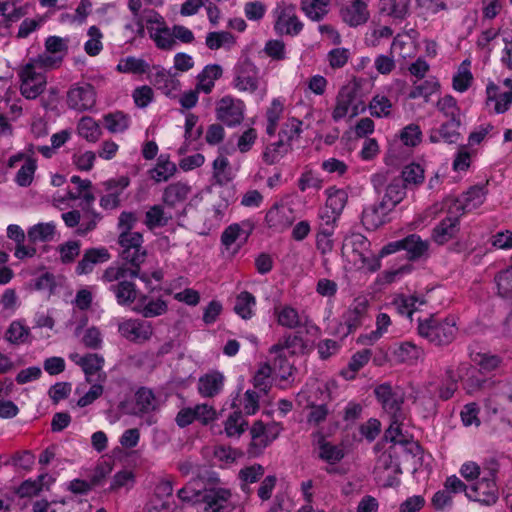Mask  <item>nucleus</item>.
I'll list each match as a JSON object with an SVG mask.
<instances>
[{"label": "nucleus", "instance_id": "1", "mask_svg": "<svg viewBox=\"0 0 512 512\" xmlns=\"http://www.w3.org/2000/svg\"><path fill=\"white\" fill-rule=\"evenodd\" d=\"M145 1L149 3L147 0ZM128 7L132 16L125 24V30L130 32L132 39L145 37L147 31L158 48L171 45L172 38L169 28L158 12L152 9L141 10V0H129Z\"/></svg>", "mask_w": 512, "mask_h": 512}, {"label": "nucleus", "instance_id": "2", "mask_svg": "<svg viewBox=\"0 0 512 512\" xmlns=\"http://www.w3.org/2000/svg\"><path fill=\"white\" fill-rule=\"evenodd\" d=\"M230 496L224 488L204 489L200 480L190 481L178 491V498L186 505L196 506L197 512H221Z\"/></svg>", "mask_w": 512, "mask_h": 512}, {"label": "nucleus", "instance_id": "3", "mask_svg": "<svg viewBox=\"0 0 512 512\" xmlns=\"http://www.w3.org/2000/svg\"><path fill=\"white\" fill-rule=\"evenodd\" d=\"M370 242L360 234L349 235L343 244V256L357 270L374 272L381 266L380 260L370 250Z\"/></svg>", "mask_w": 512, "mask_h": 512}, {"label": "nucleus", "instance_id": "4", "mask_svg": "<svg viewBox=\"0 0 512 512\" xmlns=\"http://www.w3.org/2000/svg\"><path fill=\"white\" fill-rule=\"evenodd\" d=\"M118 243L121 259L134 267L130 271V276L132 278H139L144 283H150L146 272L140 273V266L146 257L142 234L136 231L120 232Z\"/></svg>", "mask_w": 512, "mask_h": 512}, {"label": "nucleus", "instance_id": "5", "mask_svg": "<svg viewBox=\"0 0 512 512\" xmlns=\"http://www.w3.org/2000/svg\"><path fill=\"white\" fill-rule=\"evenodd\" d=\"M232 84L238 91L256 95L260 100L267 94V84L260 78L259 69L247 58L235 65Z\"/></svg>", "mask_w": 512, "mask_h": 512}, {"label": "nucleus", "instance_id": "6", "mask_svg": "<svg viewBox=\"0 0 512 512\" xmlns=\"http://www.w3.org/2000/svg\"><path fill=\"white\" fill-rule=\"evenodd\" d=\"M365 110L366 104L358 91V84L351 82L340 89L332 117L335 121L351 120Z\"/></svg>", "mask_w": 512, "mask_h": 512}, {"label": "nucleus", "instance_id": "7", "mask_svg": "<svg viewBox=\"0 0 512 512\" xmlns=\"http://www.w3.org/2000/svg\"><path fill=\"white\" fill-rule=\"evenodd\" d=\"M418 332L421 337L426 338L429 342L435 345H444L455 338L457 327L454 318L441 319L431 316L419 320Z\"/></svg>", "mask_w": 512, "mask_h": 512}, {"label": "nucleus", "instance_id": "8", "mask_svg": "<svg viewBox=\"0 0 512 512\" xmlns=\"http://www.w3.org/2000/svg\"><path fill=\"white\" fill-rule=\"evenodd\" d=\"M44 65L31 59L19 71L20 91L26 99H36L45 89L47 78Z\"/></svg>", "mask_w": 512, "mask_h": 512}, {"label": "nucleus", "instance_id": "9", "mask_svg": "<svg viewBox=\"0 0 512 512\" xmlns=\"http://www.w3.org/2000/svg\"><path fill=\"white\" fill-rule=\"evenodd\" d=\"M496 475V468H483V476L469 486V491H466V497L469 500L484 505L494 504L498 499Z\"/></svg>", "mask_w": 512, "mask_h": 512}, {"label": "nucleus", "instance_id": "10", "mask_svg": "<svg viewBox=\"0 0 512 512\" xmlns=\"http://www.w3.org/2000/svg\"><path fill=\"white\" fill-rule=\"evenodd\" d=\"M304 345L300 338L293 336L288 337L285 345L277 344L271 348V354L275 355L274 365L272 367V374L276 379L288 380L292 375L293 366L286 359L288 353H296L303 350Z\"/></svg>", "mask_w": 512, "mask_h": 512}, {"label": "nucleus", "instance_id": "11", "mask_svg": "<svg viewBox=\"0 0 512 512\" xmlns=\"http://www.w3.org/2000/svg\"><path fill=\"white\" fill-rule=\"evenodd\" d=\"M396 454V448L389 447L377 459L374 474L375 479L382 486L392 487L399 484L401 469Z\"/></svg>", "mask_w": 512, "mask_h": 512}, {"label": "nucleus", "instance_id": "12", "mask_svg": "<svg viewBox=\"0 0 512 512\" xmlns=\"http://www.w3.org/2000/svg\"><path fill=\"white\" fill-rule=\"evenodd\" d=\"M282 429L280 423L272 422L265 425L262 421L254 422L250 429L249 455L253 457L261 455L279 437Z\"/></svg>", "mask_w": 512, "mask_h": 512}, {"label": "nucleus", "instance_id": "13", "mask_svg": "<svg viewBox=\"0 0 512 512\" xmlns=\"http://www.w3.org/2000/svg\"><path fill=\"white\" fill-rule=\"evenodd\" d=\"M470 372H473L471 366L468 363H462L457 367L455 371L453 367H450L446 371L447 381L443 383L438 390L439 397L443 400H447L453 396L455 391L457 390V383L459 380L464 382V388L468 393L474 392L476 389L480 387V380H476L475 382L466 379V376Z\"/></svg>", "mask_w": 512, "mask_h": 512}, {"label": "nucleus", "instance_id": "14", "mask_svg": "<svg viewBox=\"0 0 512 512\" xmlns=\"http://www.w3.org/2000/svg\"><path fill=\"white\" fill-rule=\"evenodd\" d=\"M274 29L278 34L297 35L303 24L296 15V6L286 2L277 3L272 11Z\"/></svg>", "mask_w": 512, "mask_h": 512}, {"label": "nucleus", "instance_id": "15", "mask_svg": "<svg viewBox=\"0 0 512 512\" xmlns=\"http://www.w3.org/2000/svg\"><path fill=\"white\" fill-rule=\"evenodd\" d=\"M486 190L484 186H473L458 199L448 198L443 207L447 214L462 215L481 206L485 200Z\"/></svg>", "mask_w": 512, "mask_h": 512}, {"label": "nucleus", "instance_id": "16", "mask_svg": "<svg viewBox=\"0 0 512 512\" xmlns=\"http://www.w3.org/2000/svg\"><path fill=\"white\" fill-rule=\"evenodd\" d=\"M69 38L49 36L45 40V51L36 57L37 62L46 69H54L61 65L68 53Z\"/></svg>", "mask_w": 512, "mask_h": 512}, {"label": "nucleus", "instance_id": "17", "mask_svg": "<svg viewBox=\"0 0 512 512\" xmlns=\"http://www.w3.org/2000/svg\"><path fill=\"white\" fill-rule=\"evenodd\" d=\"M252 225L249 222L234 223L229 225L221 235V243L224 253L234 256L247 242L252 233Z\"/></svg>", "mask_w": 512, "mask_h": 512}, {"label": "nucleus", "instance_id": "18", "mask_svg": "<svg viewBox=\"0 0 512 512\" xmlns=\"http://www.w3.org/2000/svg\"><path fill=\"white\" fill-rule=\"evenodd\" d=\"M326 203L320 210L319 217L326 224H334L341 215L348 199L345 190L329 187L325 190Z\"/></svg>", "mask_w": 512, "mask_h": 512}, {"label": "nucleus", "instance_id": "19", "mask_svg": "<svg viewBox=\"0 0 512 512\" xmlns=\"http://www.w3.org/2000/svg\"><path fill=\"white\" fill-rule=\"evenodd\" d=\"M329 399L330 389L328 383L321 379H311L298 393L296 401L300 407H309L327 403Z\"/></svg>", "mask_w": 512, "mask_h": 512}, {"label": "nucleus", "instance_id": "20", "mask_svg": "<svg viewBox=\"0 0 512 512\" xmlns=\"http://www.w3.org/2000/svg\"><path fill=\"white\" fill-rule=\"evenodd\" d=\"M67 105L70 109L84 112L91 110L96 104V90L89 83H78L67 92Z\"/></svg>", "mask_w": 512, "mask_h": 512}, {"label": "nucleus", "instance_id": "21", "mask_svg": "<svg viewBox=\"0 0 512 512\" xmlns=\"http://www.w3.org/2000/svg\"><path fill=\"white\" fill-rule=\"evenodd\" d=\"M69 358L72 362L82 368L85 374L87 383H92L94 380L105 382L106 374L103 371L104 358L98 354H85L71 353Z\"/></svg>", "mask_w": 512, "mask_h": 512}, {"label": "nucleus", "instance_id": "22", "mask_svg": "<svg viewBox=\"0 0 512 512\" xmlns=\"http://www.w3.org/2000/svg\"><path fill=\"white\" fill-rule=\"evenodd\" d=\"M71 182L76 185V191L69 190L65 195L57 193L53 196V204L63 209L68 205L67 201L82 199L87 204H91L95 197L91 191L92 183L89 180H83L79 176H72Z\"/></svg>", "mask_w": 512, "mask_h": 512}, {"label": "nucleus", "instance_id": "23", "mask_svg": "<svg viewBox=\"0 0 512 512\" xmlns=\"http://www.w3.org/2000/svg\"><path fill=\"white\" fill-rule=\"evenodd\" d=\"M129 178L120 176L109 179L102 183L104 187V195L100 198V206L105 210L116 209L122 200L124 190L129 186Z\"/></svg>", "mask_w": 512, "mask_h": 512}, {"label": "nucleus", "instance_id": "24", "mask_svg": "<svg viewBox=\"0 0 512 512\" xmlns=\"http://www.w3.org/2000/svg\"><path fill=\"white\" fill-rule=\"evenodd\" d=\"M377 400L383 409L391 414H400L401 405L404 400V393L400 387H393L388 383L377 386L374 390Z\"/></svg>", "mask_w": 512, "mask_h": 512}, {"label": "nucleus", "instance_id": "25", "mask_svg": "<svg viewBox=\"0 0 512 512\" xmlns=\"http://www.w3.org/2000/svg\"><path fill=\"white\" fill-rule=\"evenodd\" d=\"M119 333L129 341L142 343L151 338L153 328L149 322L139 319H126L118 325Z\"/></svg>", "mask_w": 512, "mask_h": 512}, {"label": "nucleus", "instance_id": "26", "mask_svg": "<svg viewBox=\"0 0 512 512\" xmlns=\"http://www.w3.org/2000/svg\"><path fill=\"white\" fill-rule=\"evenodd\" d=\"M17 163H21V166L15 175V182L21 187L30 186L37 169L36 160L23 153H18L9 159V166L15 167Z\"/></svg>", "mask_w": 512, "mask_h": 512}, {"label": "nucleus", "instance_id": "27", "mask_svg": "<svg viewBox=\"0 0 512 512\" xmlns=\"http://www.w3.org/2000/svg\"><path fill=\"white\" fill-rule=\"evenodd\" d=\"M243 103L231 97H224L217 107L218 118L229 126L240 123L243 119Z\"/></svg>", "mask_w": 512, "mask_h": 512}, {"label": "nucleus", "instance_id": "28", "mask_svg": "<svg viewBox=\"0 0 512 512\" xmlns=\"http://www.w3.org/2000/svg\"><path fill=\"white\" fill-rule=\"evenodd\" d=\"M512 103V95L501 92L500 87L490 81L486 86V106L496 114L506 112Z\"/></svg>", "mask_w": 512, "mask_h": 512}, {"label": "nucleus", "instance_id": "29", "mask_svg": "<svg viewBox=\"0 0 512 512\" xmlns=\"http://www.w3.org/2000/svg\"><path fill=\"white\" fill-rule=\"evenodd\" d=\"M110 259V253L105 247L87 249L82 259L76 266L75 272L78 275H86L93 271L98 264L107 262Z\"/></svg>", "mask_w": 512, "mask_h": 512}, {"label": "nucleus", "instance_id": "30", "mask_svg": "<svg viewBox=\"0 0 512 512\" xmlns=\"http://www.w3.org/2000/svg\"><path fill=\"white\" fill-rule=\"evenodd\" d=\"M368 308V300L366 297H357L348 311L343 316L344 324L347 330L343 333L344 335L349 334L363 322Z\"/></svg>", "mask_w": 512, "mask_h": 512}, {"label": "nucleus", "instance_id": "31", "mask_svg": "<svg viewBox=\"0 0 512 512\" xmlns=\"http://www.w3.org/2000/svg\"><path fill=\"white\" fill-rule=\"evenodd\" d=\"M167 309L168 305L163 299L149 298L142 294L136 301V304L132 306L133 311L147 318L163 315L166 313Z\"/></svg>", "mask_w": 512, "mask_h": 512}, {"label": "nucleus", "instance_id": "32", "mask_svg": "<svg viewBox=\"0 0 512 512\" xmlns=\"http://www.w3.org/2000/svg\"><path fill=\"white\" fill-rule=\"evenodd\" d=\"M343 20L350 26H358L369 18L367 0H353L342 10Z\"/></svg>", "mask_w": 512, "mask_h": 512}, {"label": "nucleus", "instance_id": "33", "mask_svg": "<svg viewBox=\"0 0 512 512\" xmlns=\"http://www.w3.org/2000/svg\"><path fill=\"white\" fill-rule=\"evenodd\" d=\"M155 74L152 76L151 81L168 97H175L180 89V82L171 74L170 71L155 67Z\"/></svg>", "mask_w": 512, "mask_h": 512}, {"label": "nucleus", "instance_id": "34", "mask_svg": "<svg viewBox=\"0 0 512 512\" xmlns=\"http://www.w3.org/2000/svg\"><path fill=\"white\" fill-rule=\"evenodd\" d=\"M157 408V400L153 392L146 388L139 389L134 397L129 413L143 416Z\"/></svg>", "mask_w": 512, "mask_h": 512}, {"label": "nucleus", "instance_id": "35", "mask_svg": "<svg viewBox=\"0 0 512 512\" xmlns=\"http://www.w3.org/2000/svg\"><path fill=\"white\" fill-rule=\"evenodd\" d=\"M224 376L219 371H210L198 381V391L203 397H213L223 388Z\"/></svg>", "mask_w": 512, "mask_h": 512}, {"label": "nucleus", "instance_id": "36", "mask_svg": "<svg viewBox=\"0 0 512 512\" xmlns=\"http://www.w3.org/2000/svg\"><path fill=\"white\" fill-rule=\"evenodd\" d=\"M114 292L117 303L122 306H133L140 297L139 291L136 289L132 281L121 280L111 287Z\"/></svg>", "mask_w": 512, "mask_h": 512}, {"label": "nucleus", "instance_id": "37", "mask_svg": "<svg viewBox=\"0 0 512 512\" xmlns=\"http://www.w3.org/2000/svg\"><path fill=\"white\" fill-rule=\"evenodd\" d=\"M388 209L382 202L379 205H372L363 210L362 223L369 229L374 230L383 225L387 221Z\"/></svg>", "mask_w": 512, "mask_h": 512}, {"label": "nucleus", "instance_id": "38", "mask_svg": "<svg viewBox=\"0 0 512 512\" xmlns=\"http://www.w3.org/2000/svg\"><path fill=\"white\" fill-rule=\"evenodd\" d=\"M460 126L459 120H449L442 124L439 128L431 129L429 133V140L432 143L446 142L455 143L459 139L458 128Z\"/></svg>", "mask_w": 512, "mask_h": 512}, {"label": "nucleus", "instance_id": "39", "mask_svg": "<svg viewBox=\"0 0 512 512\" xmlns=\"http://www.w3.org/2000/svg\"><path fill=\"white\" fill-rule=\"evenodd\" d=\"M54 482L52 476L41 474L36 479H28L21 483L17 488L16 494L21 498H30L38 495L44 487H48Z\"/></svg>", "mask_w": 512, "mask_h": 512}, {"label": "nucleus", "instance_id": "40", "mask_svg": "<svg viewBox=\"0 0 512 512\" xmlns=\"http://www.w3.org/2000/svg\"><path fill=\"white\" fill-rule=\"evenodd\" d=\"M292 221V211L284 205H275L266 214V222L269 227L279 231L289 227Z\"/></svg>", "mask_w": 512, "mask_h": 512}, {"label": "nucleus", "instance_id": "41", "mask_svg": "<svg viewBox=\"0 0 512 512\" xmlns=\"http://www.w3.org/2000/svg\"><path fill=\"white\" fill-rule=\"evenodd\" d=\"M55 236L56 226L53 222H40L27 229V238L32 244L51 242Z\"/></svg>", "mask_w": 512, "mask_h": 512}, {"label": "nucleus", "instance_id": "42", "mask_svg": "<svg viewBox=\"0 0 512 512\" xmlns=\"http://www.w3.org/2000/svg\"><path fill=\"white\" fill-rule=\"evenodd\" d=\"M415 32L412 30L411 33L398 34L392 43L391 53L393 56L406 59L412 57L416 53V41L412 34Z\"/></svg>", "mask_w": 512, "mask_h": 512}, {"label": "nucleus", "instance_id": "43", "mask_svg": "<svg viewBox=\"0 0 512 512\" xmlns=\"http://www.w3.org/2000/svg\"><path fill=\"white\" fill-rule=\"evenodd\" d=\"M392 355L398 362L415 364L423 358V350L411 342H403L393 348Z\"/></svg>", "mask_w": 512, "mask_h": 512}, {"label": "nucleus", "instance_id": "44", "mask_svg": "<svg viewBox=\"0 0 512 512\" xmlns=\"http://www.w3.org/2000/svg\"><path fill=\"white\" fill-rule=\"evenodd\" d=\"M222 67L218 64H209L197 76V90L206 94L214 88L215 81L222 76Z\"/></svg>", "mask_w": 512, "mask_h": 512}, {"label": "nucleus", "instance_id": "45", "mask_svg": "<svg viewBox=\"0 0 512 512\" xmlns=\"http://www.w3.org/2000/svg\"><path fill=\"white\" fill-rule=\"evenodd\" d=\"M458 217L457 214H448L433 232V239L438 244H444L452 239L458 231Z\"/></svg>", "mask_w": 512, "mask_h": 512}, {"label": "nucleus", "instance_id": "46", "mask_svg": "<svg viewBox=\"0 0 512 512\" xmlns=\"http://www.w3.org/2000/svg\"><path fill=\"white\" fill-rule=\"evenodd\" d=\"M473 81L474 77L471 72V61L465 59L461 62L453 75L452 87L455 91L464 93L471 87Z\"/></svg>", "mask_w": 512, "mask_h": 512}, {"label": "nucleus", "instance_id": "47", "mask_svg": "<svg viewBox=\"0 0 512 512\" xmlns=\"http://www.w3.org/2000/svg\"><path fill=\"white\" fill-rule=\"evenodd\" d=\"M29 3L22 4V0H7L0 2V15L6 20L15 22L28 13Z\"/></svg>", "mask_w": 512, "mask_h": 512}, {"label": "nucleus", "instance_id": "48", "mask_svg": "<svg viewBox=\"0 0 512 512\" xmlns=\"http://www.w3.org/2000/svg\"><path fill=\"white\" fill-rule=\"evenodd\" d=\"M277 323L286 328H296L301 324L298 311L289 305H280L274 308Z\"/></svg>", "mask_w": 512, "mask_h": 512}, {"label": "nucleus", "instance_id": "49", "mask_svg": "<svg viewBox=\"0 0 512 512\" xmlns=\"http://www.w3.org/2000/svg\"><path fill=\"white\" fill-rule=\"evenodd\" d=\"M425 303L424 299L415 295H397L393 300V306L401 315L411 317L413 312Z\"/></svg>", "mask_w": 512, "mask_h": 512}, {"label": "nucleus", "instance_id": "50", "mask_svg": "<svg viewBox=\"0 0 512 512\" xmlns=\"http://www.w3.org/2000/svg\"><path fill=\"white\" fill-rule=\"evenodd\" d=\"M402 247L410 259H418L425 256L428 252V242L421 239L420 236L412 234L402 239Z\"/></svg>", "mask_w": 512, "mask_h": 512}, {"label": "nucleus", "instance_id": "51", "mask_svg": "<svg viewBox=\"0 0 512 512\" xmlns=\"http://www.w3.org/2000/svg\"><path fill=\"white\" fill-rule=\"evenodd\" d=\"M116 70L119 73L139 75L144 74L149 70V64L142 58L127 56L119 60Z\"/></svg>", "mask_w": 512, "mask_h": 512}, {"label": "nucleus", "instance_id": "52", "mask_svg": "<svg viewBox=\"0 0 512 512\" xmlns=\"http://www.w3.org/2000/svg\"><path fill=\"white\" fill-rule=\"evenodd\" d=\"M405 196V187L400 183L398 179H394L386 187L385 194L381 202L386 205L388 209L392 210L404 199Z\"/></svg>", "mask_w": 512, "mask_h": 512}, {"label": "nucleus", "instance_id": "53", "mask_svg": "<svg viewBox=\"0 0 512 512\" xmlns=\"http://www.w3.org/2000/svg\"><path fill=\"white\" fill-rule=\"evenodd\" d=\"M78 135L88 142H96L101 136L99 124L91 117H82L77 125Z\"/></svg>", "mask_w": 512, "mask_h": 512}, {"label": "nucleus", "instance_id": "54", "mask_svg": "<svg viewBox=\"0 0 512 512\" xmlns=\"http://www.w3.org/2000/svg\"><path fill=\"white\" fill-rule=\"evenodd\" d=\"M329 3L330 0H302V10L309 19L319 21L328 13Z\"/></svg>", "mask_w": 512, "mask_h": 512}, {"label": "nucleus", "instance_id": "55", "mask_svg": "<svg viewBox=\"0 0 512 512\" xmlns=\"http://www.w3.org/2000/svg\"><path fill=\"white\" fill-rule=\"evenodd\" d=\"M255 306V297L244 291L237 296L234 310L241 318L250 319L254 315Z\"/></svg>", "mask_w": 512, "mask_h": 512}, {"label": "nucleus", "instance_id": "56", "mask_svg": "<svg viewBox=\"0 0 512 512\" xmlns=\"http://www.w3.org/2000/svg\"><path fill=\"white\" fill-rule=\"evenodd\" d=\"M176 166L171 162L168 156L161 155L158 158L156 166L151 170V178L156 182L167 181L174 175Z\"/></svg>", "mask_w": 512, "mask_h": 512}, {"label": "nucleus", "instance_id": "57", "mask_svg": "<svg viewBox=\"0 0 512 512\" xmlns=\"http://www.w3.org/2000/svg\"><path fill=\"white\" fill-rule=\"evenodd\" d=\"M409 5L404 0H380L381 13L396 19H403L408 13Z\"/></svg>", "mask_w": 512, "mask_h": 512}, {"label": "nucleus", "instance_id": "58", "mask_svg": "<svg viewBox=\"0 0 512 512\" xmlns=\"http://www.w3.org/2000/svg\"><path fill=\"white\" fill-rule=\"evenodd\" d=\"M213 176L219 184H226L235 178V172L229 166L226 157L218 156L213 161Z\"/></svg>", "mask_w": 512, "mask_h": 512}, {"label": "nucleus", "instance_id": "59", "mask_svg": "<svg viewBox=\"0 0 512 512\" xmlns=\"http://www.w3.org/2000/svg\"><path fill=\"white\" fill-rule=\"evenodd\" d=\"M371 352L369 350H362L355 353L349 361L348 367L342 370V375L345 379H354L357 372L362 369L370 360Z\"/></svg>", "mask_w": 512, "mask_h": 512}, {"label": "nucleus", "instance_id": "60", "mask_svg": "<svg viewBox=\"0 0 512 512\" xmlns=\"http://www.w3.org/2000/svg\"><path fill=\"white\" fill-rule=\"evenodd\" d=\"M88 39L84 43V51L89 56H97L103 50V33L96 26H90L87 30Z\"/></svg>", "mask_w": 512, "mask_h": 512}, {"label": "nucleus", "instance_id": "61", "mask_svg": "<svg viewBox=\"0 0 512 512\" xmlns=\"http://www.w3.org/2000/svg\"><path fill=\"white\" fill-rule=\"evenodd\" d=\"M206 45L211 50L230 49L236 42L235 37L226 31L210 32L206 36Z\"/></svg>", "mask_w": 512, "mask_h": 512}, {"label": "nucleus", "instance_id": "62", "mask_svg": "<svg viewBox=\"0 0 512 512\" xmlns=\"http://www.w3.org/2000/svg\"><path fill=\"white\" fill-rule=\"evenodd\" d=\"M302 133V121L297 118H288L282 125L279 132V139L291 144L292 141L297 140Z\"/></svg>", "mask_w": 512, "mask_h": 512}, {"label": "nucleus", "instance_id": "63", "mask_svg": "<svg viewBox=\"0 0 512 512\" xmlns=\"http://www.w3.org/2000/svg\"><path fill=\"white\" fill-rule=\"evenodd\" d=\"M370 114L377 118L389 117L392 112V103L388 97L376 94L368 105Z\"/></svg>", "mask_w": 512, "mask_h": 512}, {"label": "nucleus", "instance_id": "64", "mask_svg": "<svg viewBox=\"0 0 512 512\" xmlns=\"http://www.w3.org/2000/svg\"><path fill=\"white\" fill-rule=\"evenodd\" d=\"M290 150L288 143L278 140L268 145L263 152V160L267 164H275L279 162Z\"/></svg>", "mask_w": 512, "mask_h": 512}]
</instances>
